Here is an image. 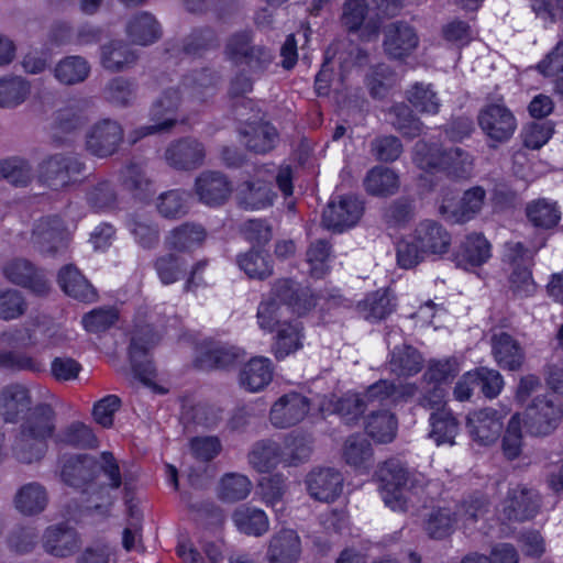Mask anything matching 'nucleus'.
Wrapping results in <instances>:
<instances>
[{
	"label": "nucleus",
	"instance_id": "44",
	"mask_svg": "<svg viewBox=\"0 0 563 563\" xmlns=\"http://www.w3.org/2000/svg\"><path fill=\"white\" fill-rule=\"evenodd\" d=\"M126 227L135 242L143 249H155L159 243L161 231L157 223L141 214H129Z\"/></svg>",
	"mask_w": 563,
	"mask_h": 563
},
{
	"label": "nucleus",
	"instance_id": "37",
	"mask_svg": "<svg viewBox=\"0 0 563 563\" xmlns=\"http://www.w3.org/2000/svg\"><path fill=\"white\" fill-rule=\"evenodd\" d=\"M302 323L300 321L283 322L278 325L273 352L277 360H283L302 347Z\"/></svg>",
	"mask_w": 563,
	"mask_h": 563
},
{
	"label": "nucleus",
	"instance_id": "42",
	"mask_svg": "<svg viewBox=\"0 0 563 563\" xmlns=\"http://www.w3.org/2000/svg\"><path fill=\"white\" fill-rule=\"evenodd\" d=\"M273 377L271 361L266 357H253L240 374L241 384L250 391H258L267 386Z\"/></svg>",
	"mask_w": 563,
	"mask_h": 563
},
{
	"label": "nucleus",
	"instance_id": "9",
	"mask_svg": "<svg viewBox=\"0 0 563 563\" xmlns=\"http://www.w3.org/2000/svg\"><path fill=\"white\" fill-rule=\"evenodd\" d=\"M158 338L146 328L136 332L130 343L129 354L134 377L146 386L155 383L156 369L148 357V350L154 346Z\"/></svg>",
	"mask_w": 563,
	"mask_h": 563
},
{
	"label": "nucleus",
	"instance_id": "36",
	"mask_svg": "<svg viewBox=\"0 0 563 563\" xmlns=\"http://www.w3.org/2000/svg\"><path fill=\"white\" fill-rule=\"evenodd\" d=\"M506 272L509 282H530L532 279V255L520 242L509 243Z\"/></svg>",
	"mask_w": 563,
	"mask_h": 563
},
{
	"label": "nucleus",
	"instance_id": "22",
	"mask_svg": "<svg viewBox=\"0 0 563 563\" xmlns=\"http://www.w3.org/2000/svg\"><path fill=\"white\" fill-rule=\"evenodd\" d=\"M43 548L55 558H68L80 548L78 532L64 523L49 526L43 534Z\"/></svg>",
	"mask_w": 563,
	"mask_h": 563
},
{
	"label": "nucleus",
	"instance_id": "18",
	"mask_svg": "<svg viewBox=\"0 0 563 563\" xmlns=\"http://www.w3.org/2000/svg\"><path fill=\"white\" fill-rule=\"evenodd\" d=\"M301 552V539L297 531L283 528L269 538L266 560L268 563H298Z\"/></svg>",
	"mask_w": 563,
	"mask_h": 563
},
{
	"label": "nucleus",
	"instance_id": "61",
	"mask_svg": "<svg viewBox=\"0 0 563 563\" xmlns=\"http://www.w3.org/2000/svg\"><path fill=\"white\" fill-rule=\"evenodd\" d=\"M0 179H4L15 187H25L33 179V168L23 158L4 159L0 162Z\"/></svg>",
	"mask_w": 563,
	"mask_h": 563
},
{
	"label": "nucleus",
	"instance_id": "27",
	"mask_svg": "<svg viewBox=\"0 0 563 563\" xmlns=\"http://www.w3.org/2000/svg\"><path fill=\"white\" fill-rule=\"evenodd\" d=\"M30 390L21 384H10L0 391V416L5 422H16L31 409Z\"/></svg>",
	"mask_w": 563,
	"mask_h": 563
},
{
	"label": "nucleus",
	"instance_id": "20",
	"mask_svg": "<svg viewBox=\"0 0 563 563\" xmlns=\"http://www.w3.org/2000/svg\"><path fill=\"white\" fill-rule=\"evenodd\" d=\"M239 135L249 152L260 155L273 151L279 141L277 129L267 121L246 122L239 129Z\"/></svg>",
	"mask_w": 563,
	"mask_h": 563
},
{
	"label": "nucleus",
	"instance_id": "58",
	"mask_svg": "<svg viewBox=\"0 0 563 563\" xmlns=\"http://www.w3.org/2000/svg\"><path fill=\"white\" fill-rule=\"evenodd\" d=\"M238 356V351L233 346L214 345L197 357L196 365L203 371L227 368L235 363Z\"/></svg>",
	"mask_w": 563,
	"mask_h": 563
},
{
	"label": "nucleus",
	"instance_id": "25",
	"mask_svg": "<svg viewBox=\"0 0 563 563\" xmlns=\"http://www.w3.org/2000/svg\"><path fill=\"white\" fill-rule=\"evenodd\" d=\"M85 200L87 206L96 212L112 211L119 203L117 187L112 180L100 176L88 178Z\"/></svg>",
	"mask_w": 563,
	"mask_h": 563
},
{
	"label": "nucleus",
	"instance_id": "34",
	"mask_svg": "<svg viewBox=\"0 0 563 563\" xmlns=\"http://www.w3.org/2000/svg\"><path fill=\"white\" fill-rule=\"evenodd\" d=\"M490 245L482 234L467 235L455 256L457 267L470 271L485 263L490 256Z\"/></svg>",
	"mask_w": 563,
	"mask_h": 563
},
{
	"label": "nucleus",
	"instance_id": "2",
	"mask_svg": "<svg viewBox=\"0 0 563 563\" xmlns=\"http://www.w3.org/2000/svg\"><path fill=\"white\" fill-rule=\"evenodd\" d=\"M415 161L422 169H441L454 179H466L473 172L471 155L461 147L441 150L437 145L417 142Z\"/></svg>",
	"mask_w": 563,
	"mask_h": 563
},
{
	"label": "nucleus",
	"instance_id": "24",
	"mask_svg": "<svg viewBox=\"0 0 563 563\" xmlns=\"http://www.w3.org/2000/svg\"><path fill=\"white\" fill-rule=\"evenodd\" d=\"M208 236L206 228L196 222H184L173 228L165 236L167 250L180 253L191 252L203 246Z\"/></svg>",
	"mask_w": 563,
	"mask_h": 563
},
{
	"label": "nucleus",
	"instance_id": "62",
	"mask_svg": "<svg viewBox=\"0 0 563 563\" xmlns=\"http://www.w3.org/2000/svg\"><path fill=\"white\" fill-rule=\"evenodd\" d=\"M275 192L269 184L265 181H246L241 190V203L245 208L261 209L273 203Z\"/></svg>",
	"mask_w": 563,
	"mask_h": 563
},
{
	"label": "nucleus",
	"instance_id": "51",
	"mask_svg": "<svg viewBox=\"0 0 563 563\" xmlns=\"http://www.w3.org/2000/svg\"><path fill=\"white\" fill-rule=\"evenodd\" d=\"M526 216L533 227L541 229L555 227L561 218L556 203L545 198L529 202L526 206Z\"/></svg>",
	"mask_w": 563,
	"mask_h": 563
},
{
	"label": "nucleus",
	"instance_id": "41",
	"mask_svg": "<svg viewBox=\"0 0 563 563\" xmlns=\"http://www.w3.org/2000/svg\"><path fill=\"white\" fill-rule=\"evenodd\" d=\"M397 82V74L386 64L372 66L365 75L364 84L373 99L383 100Z\"/></svg>",
	"mask_w": 563,
	"mask_h": 563
},
{
	"label": "nucleus",
	"instance_id": "21",
	"mask_svg": "<svg viewBox=\"0 0 563 563\" xmlns=\"http://www.w3.org/2000/svg\"><path fill=\"white\" fill-rule=\"evenodd\" d=\"M309 495L319 501L330 503L342 493L343 476L331 467L311 471L306 477Z\"/></svg>",
	"mask_w": 563,
	"mask_h": 563
},
{
	"label": "nucleus",
	"instance_id": "57",
	"mask_svg": "<svg viewBox=\"0 0 563 563\" xmlns=\"http://www.w3.org/2000/svg\"><path fill=\"white\" fill-rule=\"evenodd\" d=\"M200 547L202 553L191 545L179 544L177 554L184 563H223L224 556L220 543L203 540Z\"/></svg>",
	"mask_w": 563,
	"mask_h": 563
},
{
	"label": "nucleus",
	"instance_id": "50",
	"mask_svg": "<svg viewBox=\"0 0 563 563\" xmlns=\"http://www.w3.org/2000/svg\"><path fill=\"white\" fill-rule=\"evenodd\" d=\"M90 73L88 62L81 56H67L54 68L55 78L64 85H76L86 80Z\"/></svg>",
	"mask_w": 563,
	"mask_h": 563
},
{
	"label": "nucleus",
	"instance_id": "19",
	"mask_svg": "<svg viewBox=\"0 0 563 563\" xmlns=\"http://www.w3.org/2000/svg\"><path fill=\"white\" fill-rule=\"evenodd\" d=\"M195 192L202 203L217 207L229 199L232 186L223 173L205 170L195 180Z\"/></svg>",
	"mask_w": 563,
	"mask_h": 563
},
{
	"label": "nucleus",
	"instance_id": "26",
	"mask_svg": "<svg viewBox=\"0 0 563 563\" xmlns=\"http://www.w3.org/2000/svg\"><path fill=\"white\" fill-rule=\"evenodd\" d=\"M274 294L280 303L298 316H303L317 303V296L305 284H275Z\"/></svg>",
	"mask_w": 563,
	"mask_h": 563
},
{
	"label": "nucleus",
	"instance_id": "11",
	"mask_svg": "<svg viewBox=\"0 0 563 563\" xmlns=\"http://www.w3.org/2000/svg\"><path fill=\"white\" fill-rule=\"evenodd\" d=\"M540 509L537 490L523 485L509 488L503 501L501 514L509 521H525L533 518Z\"/></svg>",
	"mask_w": 563,
	"mask_h": 563
},
{
	"label": "nucleus",
	"instance_id": "39",
	"mask_svg": "<svg viewBox=\"0 0 563 563\" xmlns=\"http://www.w3.org/2000/svg\"><path fill=\"white\" fill-rule=\"evenodd\" d=\"M397 419L387 410L373 411L365 420V431L377 443L391 442L397 433Z\"/></svg>",
	"mask_w": 563,
	"mask_h": 563
},
{
	"label": "nucleus",
	"instance_id": "1",
	"mask_svg": "<svg viewBox=\"0 0 563 563\" xmlns=\"http://www.w3.org/2000/svg\"><path fill=\"white\" fill-rule=\"evenodd\" d=\"M376 478L382 499L393 511L415 514L432 500L424 475L410 471L397 459L382 463Z\"/></svg>",
	"mask_w": 563,
	"mask_h": 563
},
{
	"label": "nucleus",
	"instance_id": "54",
	"mask_svg": "<svg viewBox=\"0 0 563 563\" xmlns=\"http://www.w3.org/2000/svg\"><path fill=\"white\" fill-rule=\"evenodd\" d=\"M87 100L76 101L59 109L55 114V126L62 132H73L82 128L89 120Z\"/></svg>",
	"mask_w": 563,
	"mask_h": 563
},
{
	"label": "nucleus",
	"instance_id": "38",
	"mask_svg": "<svg viewBox=\"0 0 563 563\" xmlns=\"http://www.w3.org/2000/svg\"><path fill=\"white\" fill-rule=\"evenodd\" d=\"M429 421L431 427L429 438L432 439L437 445L454 444L460 424L451 409L432 411Z\"/></svg>",
	"mask_w": 563,
	"mask_h": 563
},
{
	"label": "nucleus",
	"instance_id": "45",
	"mask_svg": "<svg viewBox=\"0 0 563 563\" xmlns=\"http://www.w3.org/2000/svg\"><path fill=\"white\" fill-rule=\"evenodd\" d=\"M137 59L135 52L123 41H112L101 47V64L111 71H121Z\"/></svg>",
	"mask_w": 563,
	"mask_h": 563
},
{
	"label": "nucleus",
	"instance_id": "55",
	"mask_svg": "<svg viewBox=\"0 0 563 563\" xmlns=\"http://www.w3.org/2000/svg\"><path fill=\"white\" fill-rule=\"evenodd\" d=\"M391 125L404 136L415 139L423 131V123L417 118L409 106L396 103L389 110Z\"/></svg>",
	"mask_w": 563,
	"mask_h": 563
},
{
	"label": "nucleus",
	"instance_id": "31",
	"mask_svg": "<svg viewBox=\"0 0 563 563\" xmlns=\"http://www.w3.org/2000/svg\"><path fill=\"white\" fill-rule=\"evenodd\" d=\"M15 509L24 516H36L45 510L48 504V493L38 482L22 485L13 498Z\"/></svg>",
	"mask_w": 563,
	"mask_h": 563
},
{
	"label": "nucleus",
	"instance_id": "53",
	"mask_svg": "<svg viewBox=\"0 0 563 563\" xmlns=\"http://www.w3.org/2000/svg\"><path fill=\"white\" fill-rule=\"evenodd\" d=\"M329 407L346 424H353L362 417L367 405L361 394L347 393L341 397L333 396Z\"/></svg>",
	"mask_w": 563,
	"mask_h": 563
},
{
	"label": "nucleus",
	"instance_id": "15",
	"mask_svg": "<svg viewBox=\"0 0 563 563\" xmlns=\"http://www.w3.org/2000/svg\"><path fill=\"white\" fill-rule=\"evenodd\" d=\"M504 416L496 409L484 408L470 412L466 428L471 438L481 445L497 441L504 427Z\"/></svg>",
	"mask_w": 563,
	"mask_h": 563
},
{
	"label": "nucleus",
	"instance_id": "64",
	"mask_svg": "<svg viewBox=\"0 0 563 563\" xmlns=\"http://www.w3.org/2000/svg\"><path fill=\"white\" fill-rule=\"evenodd\" d=\"M415 216L413 202L408 198H397L383 209L382 218L388 228H404Z\"/></svg>",
	"mask_w": 563,
	"mask_h": 563
},
{
	"label": "nucleus",
	"instance_id": "47",
	"mask_svg": "<svg viewBox=\"0 0 563 563\" xmlns=\"http://www.w3.org/2000/svg\"><path fill=\"white\" fill-rule=\"evenodd\" d=\"M239 267L252 279H266L273 274V262L268 253L262 250H250L239 255Z\"/></svg>",
	"mask_w": 563,
	"mask_h": 563
},
{
	"label": "nucleus",
	"instance_id": "17",
	"mask_svg": "<svg viewBox=\"0 0 563 563\" xmlns=\"http://www.w3.org/2000/svg\"><path fill=\"white\" fill-rule=\"evenodd\" d=\"M418 43L416 31L405 22H393L384 29L383 47L391 59L408 57L417 48Z\"/></svg>",
	"mask_w": 563,
	"mask_h": 563
},
{
	"label": "nucleus",
	"instance_id": "40",
	"mask_svg": "<svg viewBox=\"0 0 563 563\" xmlns=\"http://www.w3.org/2000/svg\"><path fill=\"white\" fill-rule=\"evenodd\" d=\"M12 451L19 462L32 464L44 457L47 451V440L19 430Z\"/></svg>",
	"mask_w": 563,
	"mask_h": 563
},
{
	"label": "nucleus",
	"instance_id": "14",
	"mask_svg": "<svg viewBox=\"0 0 563 563\" xmlns=\"http://www.w3.org/2000/svg\"><path fill=\"white\" fill-rule=\"evenodd\" d=\"M205 157V145L190 136L173 141L165 151L167 164L178 170L197 169L203 164Z\"/></svg>",
	"mask_w": 563,
	"mask_h": 563
},
{
	"label": "nucleus",
	"instance_id": "32",
	"mask_svg": "<svg viewBox=\"0 0 563 563\" xmlns=\"http://www.w3.org/2000/svg\"><path fill=\"white\" fill-rule=\"evenodd\" d=\"M125 31L132 43L142 46L153 44L162 35L159 23L146 11L134 14L128 21Z\"/></svg>",
	"mask_w": 563,
	"mask_h": 563
},
{
	"label": "nucleus",
	"instance_id": "46",
	"mask_svg": "<svg viewBox=\"0 0 563 563\" xmlns=\"http://www.w3.org/2000/svg\"><path fill=\"white\" fill-rule=\"evenodd\" d=\"M364 186L373 196L394 195L399 187L398 176L388 167L375 166L367 173Z\"/></svg>",
	"mask_w": 563,
	"mask_h": 563
},
{
	"label": "nucleus",
	"instance_id": "8",
	"mask_svg": "<svg viewBox=\"0 0 563 563\" xmlns=\"http://www.w3.org/2000/svg\"><path fill=\"white\" fill-rule=\"evenodd\" d=\"M31 242L42 254L54 255L67 249L69 232L59 217H44L35 222Z\"/></svg>",
	"mask_w": 563,
	"mask_h": 563
},
{
	"label": "nucleus",
	"instance_id": "5",
	"mask_svg": "<svg viewBox=\"0 0 563 563\" xmlns=\"http://www.w3.org/2000/svg\"><path fill=\"white\" fill-rule=\"evenodd\" d=\"M85 164L75 155L55 153L44 157L37 166L38 181L52 189H60L82 174Z\"/></svg>",
	"mask_w": 563,
	"mask_h": 563
},
{
	"label": "nucleus",
	"instance_id": "49",
	"mask_svg": "<svg viewBox=\"0 0 563 563\" xmlns=\"http://www.w3.org/2000/svg\"><path fill=\"white\" fill-rule=\"evenodd\" d=\"M331 251L332 245L325 239H318L310 243L306 252V262L309 266L310 277L322 279L328 275Z\"/></svg>",
	"mask_w": 563,
	"mask_h": 563
},
{
	"label": "nucleus",
	"instance_id": "60",
	"mask_svg": "<svg viewBox=\"0 0 563 563\" xmlns=\"http://www.w3.org/2000/svg\"><path fill=\"white\" fill-rule=\"evenodd\" d=\"M2 273L9 282H42L45 278L43 271L24 257L5 262Z\"/></svg>",
	"mask_w": 563,
	"mask_h": 563
},
{
	"label": "nucleus",
	"instance_id": "16",
	"mask_svg": "<svg viewBox=\"0 0 563 563\" xmlns=\"http://www.w3.org/2000/svg\"><path fill=\"white\" fill-rule=\"evenodd\" d=\"M98 473L99 462L92 455L77 454L63 459L60 477L70 487L85 490L95 481Z\"/></svg>",
	"mask_w": 563,
	"mask_h": 563
},
{
	"label": "nucleus",
	"instance_id": "48",
	"mask_svg": "<svg viewBox=\"0 0 563 563\" xmlns=\"http://www.w3.org/2000/svg\"><path fill=\"white\" fill-rule=\"evenodd\" d=\"M189 194L181 189H172L157 197L156 209L158 214L167 220H178L189 211Z\"/></svg>",
	"mask_w": 563,
	"mask_h": 563
},
{
	"label": "nucleus",
	"instance_id": "29",
	"mask_svg": "<svg viewBox=\"0 0 563 563\" xmlns=\"http://www.w3.org/2000/svg\"><path fill=\"white\" fill-rule=\"evenodd\" d=\"M19 430L45 440L52 438L56 430V412L48 404H38L24 416Z\"/></svg>",
	"mask_w": 563,
	"mask_h": 563
},
{
	"label": "nucleus",
	"instance_id": "59",
	"mask_svg": "<svg viewBox=\"0 0 563 563\" xmlns=\"http://www.w3.org/2000/svg\"><path fill=\"white\" fill-rule=\"evenodd\" d=\"M30 93L29 82L19 76L0 79V108H14L21 104Z\"/></svg>",
	"mask_w": 563,
	"mask_h": 563
},
{
	"label": "nucleus",
	"instance_id": "23",
	"mask_svg": "<svg viewBox=\"0 0 563 563\" xmlns=\"http://www.w3.org/2000/svg\"><path fill=\"white\" fill-rule=\"evenodd\" d=\"M492 354L497 365L507 371H520L526 353L521 344L507 332L494 333L490 338Z\"/></svg>",
	"mask_w": 563,
	"mask_h": 563
},
{
	"label": "nucleus",
	"instance_id": "4",
	"mask_svg": "<svg viewBox=\"0 0 563 563\" xmlns=\"http://www.w3.org/2000/svg\"><path fill=\"white\" fill-rule=\"evenodd\" d=\"M180 101L181 96L178 88L172 87L165 89L162 96L158 97L150 108L148 115L154 123L134 130L130 134V142L134 144L147 135L168 132L174 128L177 123L174 114L178 110Z\"/></svg>",
	"mask_w": 563,
	"mask_h": 563
},
{
	"label": "nucleus",
	"instance_id": "13",
	"mask_svg": "<svg viewBox=\"0 0 563 563\" xmlns=\"http://www.w3.org/2000/svg\"><path fill=\"white\" fill-rule=\"evenodd\" d=\"M122 141V126L117 121L104 119L88 132L86 147L92 155L103 158L113 155Z\"/></svg>",
	"mask_w": 563,
	"mask_h": 563
},
{
	"label": "nucleus",
	"instance_id": "30",
	"mask_svg": "<svg viewBox=\"0 0 563 563\" xmlns=\"http://www.w3.org/2000/svg\"><path fill=\"white\" fill-rule=\"evenodd\" d=\"M486 192L479 187L466 190L459 205H441L440 213L453 222H466L478 213L483 207Z\"/></svg>",
	"mask_w": 563,
	"mask_h": 563
},
{
	"label": "nucleus",
	"instance_id": "43",
	"mask_svg": "<svg viewBox=\"0 0 563 563\" xmlns=\"http://www.w3.org/2000/svg\"><path fill=\"white\" fill-rule=\"evenodd\" d=\"M218 46L219 40L214 30L211 27H198L194 29L183 38L177 51L187 56L201 57L208 51L217 48Z\"/></svg>",
	"mask_w": 563,
	"mask_h": 563
},
{
	"label": "nucleus",
	"instance_id": "56",
	"mask_svg": "<svg viewBox=\"0 0 563 563\" xmlns=\"http://www.w3.org/2000/svg\"><path fill=\"white\" fill-rule=\"evenodd\" d=\"M253 80L245 74H238L231 81L229 95L234 100L233 110L240 120L249 121L251 117L247 115L246 110L254 109L255 103L252 99L244 98V95L252 91Z\"/></svg>",
	"mask_w": 563,
	"mask_h": 563
},
{
	"label": "nucleus",
	"instance_id": "28",
	"mask_svg": "<svg viewBox=\"0 0 563 563\" xmlns=\"http://www.w3.org/2000/svg\"><path fill=\"white\" fill-rule=\"evenodd\" d=\"M413 238L426 254L446 253L451 244L450 233L440 223L432 220L420 222L415 230Z\"/></svg>",
	"mask_w": 563,
	"mask_h": 563
},
{
	"label": "nucleus",
	"instance_id": "12",
	"mask_svg": "<svg viewBox=\"0 0 563 563\" xmlns=\"http://www.w3.org/2000/svg\"><path fill=\"white\" fill-rule=\"evenodd\" d=\"M309 410V398L299 393H288L274 402L269 420L274 427L286 429L302 421Z\"/></svg>",
	"mask_w": 563,
	"mask_h": 563
},
{
	"label": "nucleus",
	"instance_id": "33",
	"mask_svg": "<svg viewBox=\"0 0 563 563\" xmlns=\"http://www.w3.org/2000/svg\"><path fill=\"white\" fill-rule=\"evenodd\" d=\"M249 463L260 473H268L284 465L280 443L272 439L256 441L247 454Z\"/></svg>",
	"mask_w": 563,
	"mask_h": 563
},
{
	"label": "nucleus",
	"instance_id": "10",
	"mask_svg": "<svg viewBox=\"0 0 563 563\" xmlns=\"http://www.w3.org/2000/svg\"><path fill=\"white\" fill-rule=\"evenodd\" d=\"M364 211L362 201L353 196H342L332 200L322 212V224L334 232L354 227Z\"/></svg>",
	"mask_w": 563,
	"mask_h": 563
},
{
	"label": "nucleus",
	"instance_id": "63",
	"mask_svg": "<svg viewBox=\"0 0 563 563\" xmlns=\"http://www.w3.org/2000/svg\"><path fill=\"white\" fill-rule=\"evenodd\" d=\"M456 521V516L450 509L438 508L428 515L424 531L431 539L442 540L453 532Z\"/></svg>",
	"mask_w": 563,
	"mask_h": 563
},
{
	"label": "nucleus",
	"instance_id": "52",
	"mask_svg": "<svg viewBox=\"0 0 563 563\" xmlns=\"http://www.w3.org/2000/svg\"><path fill=\"white\" fill-rule=\"evenodd\" d=\"M389 366L398 376H411L422 368V357L415 347L404 344L393 350Z\"/></svg>",
	"mask_w": 563,
	"mask_h": 563
},
{
	"label": "nucleus",
	"instance_id": "3",
	"mask_svg": "<svg viewBox=\"0 0 563 563\" xmlns=\"http://www.w3.org/2000/svg\"><path fill=\"white\" fill-rule=\"evenodd\" d=\"M224 54L234 65L244 66L255 75L264 74L275 59L274 51L255 43L250 31L231 34L227 38Z\"/></svg>",
	"mask_w": 563,
	"mask_h": 563
},
{
	"label": "nucleus",
	"instance_id": "7",
	"mask_svg": "<svg viewBox=\"0 0 563 563\" xmlns=\"http://www.w3.org/2000/svg\"><path fill=\"white\" fill-rule=\"evenodd\" d=\"M477 122L484 134L495 143H505L514 135L517 121L503 102H489L477 114Z\"/></svg>",
	"mask_w": 563,
	"mask_h": 563
},
{
	"label": "nucleus",
	"instance_id": "35",
	"mask_svg": "<svg viewBox=\"0 0 563 563\" xmlns=\"http://www.w3.org/2000/svg\"><path fill=\"white\" fill-rule=\"evenodd\" d=\"M232 520L241 532L249 536L261 537L269 529L266 514L249 505L239 506L232 514Z\"/></svg>",
	"mask_w": 563,
	"mask_h": 563
},
{
	"label": "nucleus",
	"instance_id": "6",
	"mask_svg": "<svg viewBox=\"0 0 563 563\" xmlns=\"http://www.w3.org/2000/svg\"><path fill=\"white\" fill-rule=\"evenodd\" d=\"M562 408L551 396H538L525 411L527 431L536 437L551 434L560 424Z\"/></svg>",
	"mask_w": 563,
	"mask_h": 563
}]
</instances>
